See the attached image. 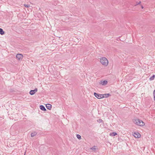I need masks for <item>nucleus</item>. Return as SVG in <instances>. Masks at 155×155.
Masks as SVG:
<instances>
[{"instance_id":"obj_7","label":"nucleus","mask_w":155,"mask_h":155,"mask_svg":"<svg viewBox=\"0 0 155 155\" xmlns=\"http://www.w3.org/2000/svg\"><path fill=\"white\" fill-rule=\"evenodd\" d=\"M40 108L43 111H45L46 110V109H45V107L42 105H41L40 106Z\"/></svg>"},{"instance_id":"obj_18","label":"nucleus","mask_w":155,"mask_h":155,"mask_svg":"<svg viewBox=\"0 0 155 155\" xmlns=\"http://www.w3.org/2000/svg\"><path fill=\"white\" fill-rule=\"evenodd\" d=\"M153 95L154 96V100L155 101V90L153 91Z\"/></svg>"},{"instance_id":"obj_20","label":"nucleus","mask_w":155,"mask_h":155,"mask_svg":"<svg viewBox=\"0 0 155 155\" xmlns=\"http://www.w3.org/2000/svg\"><path fill=\"white\" fill-rule=\"evenodd\" d=\"M141 7H142V8H143V6H142Z\"/></svg>"},{"instance_id":"obj_1","label":"nucleus","mask_w":155,"mask_h":155,"mask_svg":"<svg viewBox=\"0 0 155 155\" xmlns=\"http://www.w3.org/2000/svg\"><path fill=\"white\" fill-rule=\"evenodd\" d=\"M133 121L135 124L140 126H143L145 125V123L143 122L138 119H134L133 120Z\"/></svg>"},{"instance_id":"obj_21","label":"nucleus","mask_w":155,"mask_h":155,"mask_svg":"<svg viewBox=\"0 0 155 155\" xmlns=\"http://www.w3.org/2000/svg\"><path fill=\"white\" fill-rule=\"evenodd\" d=\"M25 153H26V152H25V154H24V155H25Z\"/></svg>"},{"instance_id":"obj_13","label":"nucleus","mask_w":155,"mask_h":155,"mask_svg":"<svg viewBox=\"0 0 155 155\" xmlns=\"http://www.w3.org/2000/svg\"><path fill=\"white\" fill-rule=\"evenodd\" d=\"M117 134V133L115 132H113L110 134V135L112 136H114Z\"/></svg>"},{"instance_id":"obj_2","label":"nucleus","mask_w":155,"mask_h":155,"mask_svg":"<svg viewBox=\"0 0 155 155\" xmlns=\"http://www.w3.org/2000/svg\"><path fill=\"white\" fill-rule=\"evenodd\" d=\"M100 62L102 65L107 66L108 64V61L105 57H102L100 59Z\"/></svg>"},{"instance_id":"obj_6","label":"nucleus","mask_w":155,"mask_h":155,"mask_svg":"<svg viewBox=\"0 0 155 155\" xmlns=\"http://www.w3.org/2000/svg\"><path fill=\"white\" fill-rule=\"evenodd\" d=\"M134 136L135 138H140L141 136L140 134L137 132L134 133Z\"/></svg>"},{"instance_id":"obj_17","label":"nucleus","mask_w":155,"mask_h":155,"mask_svg":"<svg viewBox=\"0 0 155 155\" xmlns=\"http://www.w3.org/2000/svg\"><path fill=\"white\" fill-rule=\"evenodd\" d=\"M24 5L25 6V7H26V8H29L30 6V5H28V4H25Z\"/></svg>"},{"instance_id":"obj_10","label":"nucleus","mask_w":155,"mask_h":155,"mask_svg":"<svg viewBox=\"0 0 155 155\" xmlns=\"http://www.w3.org/2000/svg\"><path fill=\"white\" fill-rule=\"evenodd\" d=\"M36 134L37 133L36 132H34L32 133L31 134V137H33L35 136Z\"/></svg>"},{"instance_id":"obj_9","label":"nucleus","mask_w":155,"mask_h":155,"mask_svg":"<svg viewBox=\"0 0 155 155\" xmlns=\"http://www.w3.org/2000/svg\"><path fill=\"white\" fill-rule=\"evenodd\" d=\"M109 95H110L109 94H102V98H103L104 97L107 98V97H108Z\"/></svg>"},{"instance_id":"obj_16","label":"nucleus","mask_w":155,"mask_h":155,"mask_svg":"<svg viewBox=\"0 0 155 155\" xmlns=\"http://www.w3.org/2000/svg\"><path fill=\"white\" fill-rule=\"evenodd\" d=\"M76 136H77V138L78 139L80 140V139H81V136L80 135L78 134H77V135H76Z\"/></svg>"},{"instance_id":"obj_4","label":"nucleus","mask_w":155,"mask_h":155,"mask_svg":"<svg viewBox=\"0 0 155 155\" xmlns=\"http://www.w3.org/2000/svg\"><path fill=\"white\" fill-rule=\"evenodd\" d=\"M38 91V89L37 88H35L34 90H31L29 92L30 94L31 95L34 94Z\"/></svg>"},{"instance_id":"obj_8","label":"nucleus","mask_w":155,"mask_h":155,"mask_svg":"<svg viewBox=\"0 0 155 155\" xmlns=\"http://www.w3.org/2000/svg\"><path fill=\"white\" fill-rule=\"evenodd\" d=\"M47 108L49 110H51V105L50 104H47L46 105Z\"/></svg>"},{"instance_id":"obj_11","label":"nucleus","mask_w":155,"mask_h":155,"mask_svg":"<svg viewBox=\"0 0 155 155\" xmlns=\"http://www.w3.org/2000/svg\"><path fill=\"white\" fill-rule=\"evenodd\" d=\"M4 32L3 30L1 28H0V34L1 35H2L4 34Z\"/></svg>"},{"instance_id":"obj_3","label":"nucleus","mask_w":155,"mask_h":155,"mask_svg":"<svg viewBox=\"0 0 155 155\" xmlns=\"http://www.w3.org/2000/svg\"><path fill=\"white\" fill-rule=\"evenodd\" d=\"M94 95L98 99H101L102 98V94H100L95 92L94 93Z\"/></svg>"},{"instance_id":"obj_15","label":"nucleus","mask_w":155,"mask_h":155,"mask_svg":"<svg viewBox=\"0 0 155 155\" xmlns=\"http://www.w3.org/2000/svg\"><path fill=\"white\" fill-rule=\"evenodd\" d=\"M97 147L96 146H94L92 147L91 148V149L95 151L96 150Z\"/></svg>"},{"instance_id":"obj_12","label":"nucleus","mask_w":155,"mask_h":155,"mask_svg":"<svg viewBox=\"0 0 155 155\" xmlns=\"http://www.w3.org/2000/svg\"><path fill=\"white\" fill-rule=\"evenodd\" d=\"M107 83V81H103V82L102 83V84L104 85H105Z\"/></svg>"},{"instance_id":"obj_5","label":"nucleus","mask_w":155,"mask_h":155,"mask_svg":"<svg viewBox=\"0 0 155 155\" xmlns=\"http://www.w3.org/2000/svg\"><path fill=\"white\" fill-rule=\"evenodd\" d=\"M23 55L21 54H17L16 57L17 59L19 60L22 59L23 58Z\"/></svg>"},{"instance_id":"obj_19","label":"nucleus","mask_w":155,"mask_h":155,"mask_svg":"<svg viewBox=\"0 0 155 155\" xmlns=\"http://www.w3.org/2000/svg\"><path fill=\"white\" fill-rule=\"evenodd\" d=\"M141 2H138V3L137 4V5H138L140 4L141 3Z\"/></svg>"},{"instance_id":"obj_14","label":"nucleus","mask_w":155,"mask_h":155,"mask_svg":"<svg viewBox=\"0 0 155 155\" xmlns=\"http://www.w3.org/2000/svg\"><path fill=\"white\" fill-rule=\"evenodd\" d=\"M154 78H155V75H153L152 77H150V81L153 80L154 79Z\"/></svg>"}]
</instances>
